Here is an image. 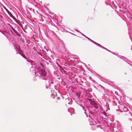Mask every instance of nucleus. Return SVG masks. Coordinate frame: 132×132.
<instances>
[{
	"label": "nucleus",
	"instance_id": "9",
	"mask_svg": "<svg viewBox=\"0 0 132 132\" xmlns=\"http://www.w3.org/2000/svg\"><path fill=\"white\" fill-rule=\"evenodd\" d=\"M52 80H51V81H50V82H49V83L50 84H53V82L52 81Z\"/></svg>",
	"mask_w": 132,
	"mask_h": 132
},
{
	"label": "nucleus",
	"instance_id": "6",
	"mask_svg": "<svg viewBox=\"0 0 132 132\" xmlns=\"http://www.w3.org/2000/svg\"><path fill=\"white\" fill-rule=\"evenodd\" d=\"M10 27L12 29L13 31L17 35L18 34H17V31L15 29L12 27L10 26Z\"/></svg>",
	"mask_w": 132,
	"mask_h": 132
},
{
	"label": "nucleus",
	"instance_id": "14",
	"mask_svg": "<svg viewBox=\"0 0 132 132\" xmlns=\"http://www.w3.org/2000/svg\"><path fill=\"white\" fill-rule=\"evenodd\" d=\"M11 30V32H12V34H13V32Z\"/></svg>",
	"mask_w": 132,
	"mask_h": 132
},
{
	"label": "nucleus",
	"instance_id": "5",
	"mask_svg": "<svg viewBox=\"0 0 132 132\" xmlns=\"http://www.w3.org/2000/svg\"><path fill=\"white\" fill-rule=\"evenodd\" d=\"M123 110L125 112H126L128 111V109L126 106H124L123 108Z\"/></svg>",
	"mask_w": 132,
	"mask_h": 132
},
{
	"label": "nucleus",
	"instance_id": "17",
	"mask_svg": "<svg viewBox=\"0 0 132 132\" xmlns=\"http://www.w3.org/2000/svg\"><path fill=\"white\" fill-rule=\"evenodd\" d=\"M131 127H132V126Z\"/></svg>",
	"mask_w": 132,
	"mask_h": 132
},
{
	"label": "nucleus",
	"instance_id": "1",
	"mask_svg": "<svg viewBox=\"0 0 132 132\" xmlns=\"http://www.w3.org/2000/svg\"><path fill=\"white\" fill-rule=\"evenodd\" d=\"M90 101L91 104L95 108L97 109L98 110H99V109H101V106L97 104L94 101Z\"/></svg>",
	"mask_w": 132,
	"mask_h": 132
},
{
	"label": "nucleus",
	"instance_id": "16",
	"mask_svg": "<svg viewBox=\"0 0 132 132\" xmlns=\"http://www.w3.org/2000/svg\"><path fill=\"white\" fill-rule=\"evenodd\" d=\"M105 113H104V114L105 115Z\"/></svg>",
	"mask_w": 132,
	"mask_h": 132
},
{
	"label": "nucleus",
	"instance_id": "4",
	"mask_svg": "<svg viewBox=\"0 0 132 132\" xmlns=\"http://www.w3.org/2000/svg\"><path fill=\"white\" fill-rule=\"evenodd\" d=\"M19 53L20 55L24 58L25 59H27V58H26V56L24 55L23 53H21V52H20Z\"/></svg>",
	"mask_w": 132,
	"mask_h": 132
},
{
	"label": "nucleus",
	"instance_id": "3",
	"mask_svg": "<svg viewBox=\"0 0 132 132\" xmlns=\"http://www.w3.org/2000/svg\"><path fill=\"white\" fill-rule=\"evenodd\" d=\"M84 36H85V37L86 38H87L89 40H90L91 41H92V42H94V43L95 44H97V45H99V44H98L97 43H96L94 42L92 40H91V39H90L89 38H88V37H86V36H85V35L84 34H82Z\"/></svg>",
	"mask_w": 132,
	"mask_h": 132
},
{
	"label": "nucleus",
	"instance_id": "12",
	"mask_svg": "<svg viewBox=\"0 0 132 132\" xmlns=\"http://www.w3.org/2000/svg\"><path fill=\"white\" fill-rule=\"evenodd\" d=\"M27 60V61H28V62H30V63L31 62H30L29 60Z\"/></svg>",
	"mask_w": 132,
	"mask_h": 132
},
{
	"label": "nucleus",
	"instance_id": "13",
	"mask_svg": "<svg viewBox=\"0 0 132 132\" xmlns=\"http://www.w3.org/2000/svg\"><path fill=\"white\" fill-rule=\"evenodd\" d=\"M8 12H7L9 14V13H10V12H9L8 10Z\"/></svg>",
	"mask_w": 132,
	"mask_h": 132
},
{
	"label": "nucleus",
	"instance_id": "11",
	"mask_svg": "<svg viewBox=\"0 0 132 132\" xmlns=\"http://www.w3.org/2000/svg\"><path fill=\"white\" fill-rule=\"evenodd\" d=\"M30 64L31 65H33V64L32 63V62H30Z\"/></svg>",
	"mask_w": 132,
	"mask_h": 132
},
{
	"label": "nucleus",
	"instance_id": "2",
	"mask_svg": "<svg viewBox=\"0 0 132 132\" xmlns=\"http://www.w3.org/2000/svg\"><path fill=\"white\" fill-rule=\"evenodd\" d=\"M42 73L41 75L42 76L45 77L46 76V73H45V70L42 71Z\"/></svg>",
	"mask_w": 132,
	"mask_h": 132
},
{
	"label": "nucleus",
	"instance_id": "15",
	"mask_svg": "<svg viewBox=\"0 0 132 132\" xmlns=\"http://www.w3.org/2000/svg\"><path fill=\"white\" fill-rule=\"evenodd\" d=\"M34 64H35V63H34Z\"/></svg>",
	"mask_w": 132,
	"mask_h": 132
},
{
	"label": "nucleus",
	"instance_id": "8",
	"mask_svg": "<svg viewBox=\"0 0 132 132\" xmlns=\"http://www.w3.org/2000/svg\"><path fill=\"white\" fill-rule=\"evenodd\" d=\"M76 95L78 96V98H79L80 96V94L79 93H77L76 94Z\"/></svg>",
	"mask_w": 132,
	"mask_h": 132
},
{
	"label": "nucleus",
	"instance_id": "7",
	"mask_svg": "<svg viewBox=\"0 0 132 132\" xmlns=\"http://www.w3.org/2000/svg\"><path fill=\"white\" fill-rule=\"evenodd\" d=\"M99 45V46H100L101 47H102L103 48H104V49H105L106 50H107L108 51L110 52V50H109L107 49L106 48H105V47H103V46H101V45H100V44H99V45Z\"/></svg>",
	"mask_w": 132,
	"mask_h": 132
},
{
	"label": "nucleus",
	"instance_id": "10",
	"mask_svg": "<svg viewBox=\"0 0 132 132\" xmlns=\"http://www.w3.org/2000/svg\"><path fill=\"white\" fill-rule=\"evenodd\" d=\"M43 79H44V80H47V78H43Z\"/></svg>",
	"mask_w": 132,
	"mask_h": 132
}]
</instances>
